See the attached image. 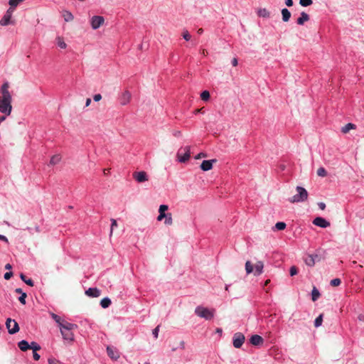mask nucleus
I'll return each instance as SVG.
<instances>
[{
	"mask_svg": "<svg viewBox=\"0 0 364 364\" xmlns=\"http://www.w3.org/2000/svg\"><path fill=\"white\" fill-rule=\"evenodd\" d=\"M14 11V9H11V8H9L6 14L4 15V16L2 17V18L0 20V24L1 26H8L9 24H13L14 22L11 21V16H12V13Z\"/></svg>",
	"mask_w": 364,
	"mask_h": 364,
	"instance_id": "obj_10",
	"label": "nucleus"
},
{
	"mask_svg": "<svg viewBox=\"0 0 364 364\" xmlns=\"http://www.w3.org/2000/svg\"><path fill=\"white\" fill-rule=\"evenodd\" d=\"M164 223L168 225H171L173 223V219L171 213H167L165 218Z\"/></svg>",
	"mask_w": 364,
	"mask_h": 364,
	"instance_id": "obj_37",
	"label": "nucleus"
},
{
	"mask_svg": "<svg viewBox=\"0 0 364 364\" xmlns=\"http://www.w3.org/2000/svg\"><path fill=\"white\" fill-rule=\"evenodd\" d=\"M60 332L63 339L70 341H73L74 340V334L73 333V330H67L65 331L63 330H60Z\"/></svg>",
	"mask_w": 364,
	"mask_h": 364,
	"instance_id": "obj_18",
	"label": "nucleus"
},
{
	"mask_svg": "<svg viewBox=\"0 0 364 364\" xmlns=\"http://www.w3.org/2000/svg\"><path fill=\"white\" fill-rule=\"evenodd\" d=\"M257 14L259 17L262 18H269L270 17V13L269 11L266 9H259L257 11Z\"/></svg>",
	"mask_w": 364,
	"mask_h": 364,
	"instance_id": "obj_23",
	"label": "nucleus"
},
{
	"mask_svg": "<svg viewBox=\"0 0 364 364\" xmlns=\"http://www.w3.org/2000/svg\"><path fill=\"white\" fill-rule=\"evenodd\" d=\"M15 291L17 294H21L22 293H24L21 288H17L15 289Z\"/></svg>",
	"mask_w": 364,
	"mask_h": 364,
	"instance_id": "obj_57",
	"label": "nucleus"
},
{
	"mask_svg": "<svg viewBox=\"0 0 364 364\" xmlns=\"http://www.w3.org/2000/svg\"><path fill=\"white\" fill-rule=\"evenodd\" d=\"M323 322V314H320L318 317L316 318L314 321L315 327L318 328L321 326Z\"/></svg>",
	"mask_w": 364,
	"mask_h": 364,
	"instance_id": "obj_31",
	"label": "nucleus"
},
{
	"mask_svg": "<svg viewBox=\"0 0 364 364\" xmlns=\"http://www.w3.org/2000/svg\"><path fill=\"white\" fill-rule=\"evenodd\" d=\"M173 134L175 136H179L181 135V132L177 131Z\"/></svg>",
	"mask_w": 364,
	"mask_h": 364,
	"instance_id": "obj_61",
	"label": "nucleus"
},
{
	"mask_svg": "<svg viewBox=\"0 0 364 364\" xmlns=\"http://www.w3.org/2000/svg\"><path fill=\"white\" fill-rule=\"evenodd\" d=\"M296 191L297 193L295 194L291 198H289V201L290 203H302L307 200L309 194L307 191L304 188L301 186H296Z\"/></svg>",
	"mask_w": 364,
	"mask_h": 364,
	"instance_id": "obj_3",
	"label": "nucleus"
},
{
	"mask_svg": "<svg viewBox=\"0 0 364 364\" xmlns=\"http://www.w3.org/2000/svg\"><path fill=\"white\" fill-rule=\"evenodd\" d=\"M290 275L291 276H294L297 274V269L296 267L294 266H292L291 268H290Z\"/></svg>",
	"mask_w": 364,
	"mask_h": 364,
	"instance_id": "obj_45",
	"label": "nucleus"
},
{
	"mask_svg": "<svg viewBox=\"0 0 364 364\" xmlns=\"http://www.w3.org/2000/svg\"><path fill=\"white\" fill-rule=\"evenodd\" d=\"M0 240L4 241L6 242H9L7 237L6 236H4V235H0Z\"/></svg>",
	"mask_w": 364,
	"mask_h": 364,
	"instance_id": "obj_55",
	"label": "nucleus"
},
{
	"mask_svg": "<svg viewBox=\"0 0 364 364\" xmlns=\"http://www.w3.org/2000/svg\"><path fill=\"white\" fill-rule=\"evenodd\" d=\"M51 317L58 324V326L62 322L61 318L59 316H58L57 314H55L52 313L51 314Z\"/></svg>",
	"mask_w": 364,
	"mask_h": 364,
	"instance_id": "obj_40",
	"label": "nucleus"
},
{
	"mask_svg": "<svg viewBox=\"0 0 364 364\" xmlns=\"http://www.w3.org/2000/svg\"><path fill=\"white\" fill-rule=\"evenodd\" d=\"M6 326L8 329V332L10 334H14L19 331V326L18 323L10 318L6 319Z\"/></svg>",
	"mask_w": 364,
	"mask_h": 364,
	"instance_id": "obj_7",
	"label": "nucleus"
},
{
	"mask_svg": "<svg viewBox=\"0 0 364 364\" xmlns=\"http://www.w3.org/2000/svg\"><path fill=\"white\" fill-rule=\"evenodd\" d=\"M20 277L23 282H24L26 284L30 287H33L34 285V282L31 279H27L26 277L23 274H20Z\"/></svg>",
	"mask_w": 364,
	"mask_h": 364,
	"instance_id": "obj_28",
	"label": "nucleus"
},
{
	"mask_svg": "<svg viewBox=\"0 0 364 364\" xmlns=\"http://www.w3.org/2000/svg\"><path fill=\"white\" fill-rule=\"evenodd\" d=\"M182 36L186 41H189L191 39V35L186 30L183 31Z\"/></svg>",
	"mask_w": 364,
	"mask_h": 364,
	"instance_id": "obj_42",
	"label": "nucleus"
},
{
	"mask_svg": "<svg viewBox=\"0 0 364 364\" xmlns=\"http://www.w3.org/2000/svg\"><path fill=\"white\" fill-rule=\"evenodd\" d=\"M317 174L318 176L325 177L327 176V171L323 167H320L317 170Z\"/></svg>",
	"mask_w": 364,
	"mask_h": 364,
	"instance_id": "obj_33",
	"label": "nucleus"
},
{
	"mask_svg": "<svg viewBox=\"0 0 364 364\" xmlns=\"http://www.w3.org/2000/svg\"><path fill=\"white\" fill-rule=\"evenodd\" d=\"M130 100H131V93L128 90L123 92L119 98V103L122 105H127L129 102Z\"/></svg>",
	"mask_w": 364,
	"mask_h": 364,
	"instance_id": "obj_13",
	"label": "nucleus"
},
{
	"mask_svg": "<svg viewBox=\"0 0 364 364\" xmlns=\"http://www.w3.org/2000/svg\"><path fill=\"white\" fill-rule=\"evenodd\" d=\"M30 348L33 350V351H37L41 350V346L36 342H31L30 344Z\"/></svg>",
	"mask_w": 364,
	"mask_h": 364,
	"instance_id": "obj_36",
	"label": "nucleus"
},
{
	"mask_svg": "<svg viewBox=\"0 0 364 364\" xmlns=\"http://www.w3.org/2000/svg\"><path fill=\"white\" fill-rule=\"evenodd\" d=\"M355 125L352 123H348L341 128V132L344 134L348 133L350 129H355Z\"/></svg>",
	"mask_w": 364,
	"mask_h": 364,
	"instance_id": "obj_27",
	"label": "nucleus"
},
{
	"mask_svg": "<svg viewBox=\"0 0 364 364\" xmlns=\"http://www.w3.org/2000/svg\"><path fill=\"white\" fill-rule=\"evenodd\" d=\"M133 178L139 183H143L148 181V176L146 172L139 171L133 173Z\"/></svg>",
	"mask_w": 364,
	"mask_h": 364,
	"instance_id": "obj_12",
	"label": "nucleus"
},
{
	"mask_svg": "<svg viewBox=\"0 0 364 364\" xmlns=\"http://www.w3.org/2000/svg\"><path fill=\"white\" fill-rule=\"evenodd\" d=\"M341 280L338 278L333 279L331 281L330 284L333 287H338L341 284Z\"/></svg>",
	"mask_w": 364,
	"mask_h": 364,
	"instance_id": "obj_39",
	"label": "nucleus"
},
{
	"mask_svg": "<svg viewBox=\"0 0 364 364\" xmlns=\"http://www.w3.org/2000/svg\"><path fill=\"white\" fill-rule=\"evenodd\" d=\"M200 97L204 101H208L210 99V93L208 91L205 90L201 92Z\"/></svg>",
	"mask_w": 364,
	"mask_h": 364,
	"instance_id": "obj_35",
	"label": "nucleus"
},
{
	"mask_svg": "<svg viewBox=\"0 0 364 364\" xmlns=\"http://www.w3.org/2000/svg\"><path fill=\"white\" fill-rule=\"evenodd\" d=\"M85 294L90 297H98L100 296V290L97 288H89L86 290Z\"/></svg>",
	"mask_w": 364,
	"mask_h": 364,
	"instance_id": "obj_19",
	"label": "nucleus"
},
{
	"mask_svg": "<svg viewBox=\"0 0 364 364\" xmlns=\"http://www.w3.org/2000/svg\"><path fill=\"white\" fill-rule=\"evenodd\" d=\"M90 103H91V99H90V98H87V99L86 100L85 106H86V107H88V106L90 105Z\"/></svg>",
	"mask_w": 364,
	"mask_h": 364,
	"instance_id": "obj_58",
	"label": "nucleus"
},
{
	"mask_svg": "<svg viewBox=\"0 0 364 364\" xmlns=\"http://www.w3.org/2000/svg\"><path fill=\"white\" fill-rule=\"evenodd\" d=\"M195 314L198 316L205 318V320H211L214 317L215 310L209 309L203 306H198L195 309Z\"/></svg>",
	"mask_w": 364,
	"mask_h": 364,
	"instance_id": "obj_4",
	"label": "nucleus"
},
{
	"mask_svg": "<svg viewBox=\"0 0 364 364\" xmlns=\"http://www.w3.org/2000/svg\"><path fill=\"white\" fill-rule=\"evenodd\" d=\"M309 15L304 11H302L300 16L297 18L296 23L299 25H303L305 22L309 20Z\"/></svg>",
	"mask_w": 364,
	"mask_h": 364,
	"instance_id": "obj_20",
	"label": "nucleus"
},
{
	"mask_svg": "<svg viewBox=\"0 0 364 364\" xmlns=\"http://www.w3.org/2000/svg\"><path fill=\"white\" fill-rule=\"evenodd\" d=\"M237 59L234 58L232 60V66H237Z\"/></svg>",
	"mask_w": 364,
	"mask_h": 364,
	"instance_id": "obj_56",
	"label": "nucleus"
},
{
	"mask_svg": "<svg viewBox=\"0 0 364 364\" xmlns=\"http://www.w3.org/2000/svg\"><path fill=\"white\" fill-rule=\"evenodd\" d=\"M168 208V205H161L159 206V212L165 213V211L167 210Z\"/></svg>",
	"mask_w": 364,
	"mask_h": 364,
	"instance_id": "obj_47",
	"label": "nucleus"
},
{
	"mask_svg": "<svg viewBox=\"0 0 364 364\" xmlns=\"http://www.w3.org/2000/svg\"><path fill=\"white\" fill-rule=\"evenodd\" d=\"M203 28H199L198 31V34H201V33H203Z\"/></svg>",
	"mask_w": 364,
	"mask_h": 364,
	"instance_id": "obj_64",
	"label": "nucleus"
},
{
	"mask_svg": "<svg viewBox=\"0 0 364 364\" xmlns=\"http://www.w3.org/2000/svg\"><path fill=\"white\" fill-rule=\"evenodd\" d=\"M207 155L206 154L203 153V152H201V153H199L196 156V159H201V158H203V157H206Z\"/></svg>",
	"mask_w": 364,
	"mask_h": 364,
	"instance_id": "obj_52",
	"label": "nucleus"
},
{
	"mask_svg": "<svg viewBox=\"0 0 364 364\" xmlns=\"http://www.w3.org/2000/svg\"><path fill=\"white\" fill-rule=\"evenodd\" d=\"M27 295L24 292V293H22L21 294V296L18 297V301L22 304H26V298Z\"/></svg>",
	"mask_w": 364,
	"mask_h": 364,
	"instance_id": "obj_41",
	"label": "nucleus"
},
{
	"mask_svg": "<svg viewBox=\"0 0 364 364\" xmlns=\"http://www.w3.org/2000/svg\"><path fill=\"white\" fill-rule=\"evenodd\" d=\"M216 161V159L204 160L200 164V168L204 171H208L213 168V163Z\"/></svg>",
	"mask_w": 364,
	"mask_h": 364,
	"instance_id": "obj_14",
	"label": "nucleus"
},
{
	"mask_svg": "<svg viewBox=\"0 0 364 364\" xmlns=\"http://www.w3.org/2000/svg\"><path fill=\"white\" fill-rule=\"evenodd\" d=\"M299 4L302 6H309L313 4L312 0H299Z\"/></svg>",
	"mask_w": 364,
	"mask_h": 364,
	"instance_id": "obj_38",
	"label": "nucleus"
},
{
	"mask_svg": "<svg viewBox=\"0 0 364 364\" xmlns=\"http://www.w3.org/2000/svg\"><path fill=\"white\" fill-rule=\"evenodd\" d=\"M285 4L287 6H291L293 5V0H286Z\"/></svg>",
	"mask_w": 364,
	"mask_h": 364,
	"instance_id": "obj_53",
	"label": "nucleus"
},
{
	"mask_svg": "<svg viewBox=\"0 0 364 364\" xmlns=\"http://www.w3.org/2000/svg\"><path fill=\"white\" fill-rule=\"evenodd\" d=\"M48 362L49 364H60V362L54 358H48Z\"/></svg>",
	"mask_w": 364,
	"mask_h": 364,
	"instance_id": "obj_46",
	"label": "nucleus"
},
{
	"mask_svg": "<svg viewBox=\"0 0 364 364\" xmlns=\"http://www.w3.org/2000/svg\"><path fill=\"white\" fill-rule=\"evenodd\" d=\"M245 337L242 333H236L232 338L233 346L236 348H240L244 343Z\"/></svg>",
	"mask_w": 364,
	"mask_h": 364,
	"instance_id": "obj_9",
	"label": "nucleus"
},
{
	"mask_svg": "<svg viewBox=\"0 0 364 364\" xmlns=\"http://www.w3.org/2000/svg\"><path fill=\"white\" fill-rule=\"evenodd\" d=\"M5 268L6 269H11V265L10 264H6L5 266Z\"/></svg>",
	"mask_w": 364,
	"mask_h": 364,
	"instance_id": "obj_62",
	"label": "nucleus"
},
{
	"mask_svg": "<svg viewBox=\"0 0 364 364\" xmlns=\"http://www.w3.org/2000/svg\"><path fill=\"white\" fill-rule=\"evenodd\" d=\"M23 0H9V4L10 5V8H15L21 2H22Z\"/></svg>",
	"mask_w": 364,
	"mask_h": 364,
	"instance_id": "obj_34",
	"label": "nucleus"
},
{
	"mask_svg": "<svg viewBox=\"0 0 364 364\" xmlns=\"http://www.w3.org/2000/svg\"><path fill=\"white\" fill-rule=\"evenodd\" d=\"M107 353L108 356L112 360H117L119 358V352L113 347L107 346Z\"/></svg>",
	"mask_w": 364,
	"mask_h": 364,
	"instance_id": "obj_15",
	"label": "nucleus"
},
{
	"mask_svg": "<svg viewBox=\"0 0 364 364\" xmlns=\"http://www.w3.org/2000/svg\"><path fill=\"white\" fill-rule=\"evenodd\" d=\"M13 273L11 272H7L4 274V279L9 280L12 277Z\"/></svg>",
	"mask_w": 364,
	"mask_h": 364,
	"instance_id": "obj_49",
	"label": "nucleus"
},
{
	"mask_svg": "<svg viewBox=\"0 0 364 364\" xmlns=\"http://www.w3.org/2000/svg\"><path fill=\"white\" fill-rule=\"evenodd\" d=\"M287 225L284 222H277L274 225V229L277 230H284Z\"/></svg>",
	"mask_w": 364,
	"mask_h": 364,
	"instance_id": "obj_32",
	"label": "nucleus"
},
{
	"mask_svg": "<svg viewBox=\"0 0 364 364\" xmlns=\"http://www.w3.org/2000/svg\"><path fill=\"white\" fill-rule=\"evenodd\" d=\"M105 23V18L102 16H93L90 18V25L92 29L99 28Z\"/></svg>",
	"mask_w": 364,
	"mask_h": 364,
	"instance_id": "obj_8",
	"label": "nucleus"
},
{
	"mask_svg": "<svg viewBox=\"0 0 364 364\" xmlns=\"http://www.w3.org/2000/svg\"><path fill=\"white\" fill-rule=\"evenodd\" d=\"M166 215H167V214H166L165 213L159 212V215L157 217V220H159V221L162 220L164 218H166Z\"/></svg>",
	"mask_w": 364,
	"mask_h": 364,
	"instance_id": "obj_48",
	"label": "nucleus"
},
{
	"mask_svg": "<svg viewBox=\"0 0 364 364\" xmlns=\"http://www.w3.org/2000/svg\"><path fill=\"white\" fill-rule=\"evenodd\" d=\"M250 341L253 346H260L263 344L264 339L259 335H253L251 336Z\"/></svg>",
	"mask_w": 364,
	"mask_h": 364,
	"instance_id": "obj_17",
	"label": "nucleus"
},
{
	"mask_svg": "<svg viewBox=\"0 0 364 364\" xmlns=\"http://www.w3.org/2000/svg\"><path fill=\"white\" fill-rule=\"evenodd\" d=\"M9 83L5 82L1 87L0 92L1 96L0 97V112L9 116L12 111V96L9 90Z\"/></svg>",
	"mask_w": 364,
	"mask_h": 364,
	"instance_id": "obj_1",
	"label": "nucleus"
},
{
	"mask_svg": "<svg viewBox=\"0 0 364 364\" xmlns=\"http://www.w3.org/2000/svg\"><path fill=\"white\" fill-rule=\"evenodd\" d=\"M18 346L22 351H26L27 350L30 349V344L25 340L19 341Z\"/></svg>",
	"mask_w": 364,
	"mask_h": 364,
	"instance_id": "obj_21",
	"label": "nucleus"
},
{
	"mask_svg": "<svg viewBox=\"0 0 364 364\" xmlns=\"http://www.w3.org/2000/svg\"><path fill=\"white\" fill-rule=\"evenodd\" d=\"M305 264L309 267H314L316 262L321 260V257L318 253L306 255L304 258Z\"/></svg>",
	"mask_w": 364,
	"mask_h": 364,
	"instance_id": "obj_6",
	"label": "nucleus"
},
{
	"mask_svg": "<svg viewBox=\"0 0 364 364\" xmlns=\"http://www.w3.org/2000/svg\"><path fill=\"white\" fill-rule=\"evenodd\" d=\"M319 296H320L319 291L316 287H314L311 291L312 301H316Z\"/></svg>",
	"mask_w": 364,
	"mask_h": 364,
	"instance_id": "obj_29",
	"label": "nucleus"
},
{
	"mask_svg": "<svg viewBox=\"0 0 364 364\" xmlns=\"http://www.w3.org/2000/svg\"><path fill=\"white\" fill-rule=\"evenodd\" d=\"M177 156L179 162H186L191 156V147L187 146L184 148H181L177 153Z\"/></svg>",
	"mask_w": 364,
	"mask_h": 364,
	"instance_id": "obj_5",
	"label": "nucleus"
},
{
	"mask_svg": "<svg viewBox=\"0 0 364 364\" xmlns=\"http://www.w3.org/2000/svg\"><path fill=\"white\" fill-rule=\"evenodd\" d=\"M102 99V95L100 94H96L93 97V100L95 102H99Z\"/></svg>",
	"mask_w": 364,
	"mask_h": 364,
	"instance_id": "obj_50",
	"label": "nucleus"
},
{
	"mask_svg": "<svg viewBox=\"0 0 364 364\" xmlns=\"http://www.w3.org/2000/svg\"><path fill=\"white\" fill-rule=\"evenodd\" d=\"M111 222H112V224H111V231H110V235L112 234V231H113V229L117 226V220H114V219H111Z\"/></svg>",
	"mask_w": 364,
	"mask_h": 364,
	"instance_id": "obj_43",
	"label": "nucleus"
},
{
	"mask_svg": "<svg viewBox=\"0 0 364 364\" xmlns=\"http://www.w3.org/2000/svg\"><path fill=\"white\" fill-rule=\"evenodd\" d=\"M180 345H181V348L182 349H183L185 348V343H184V341H181Z\"/></svg>",
	"mask_w": 364,
	"mask_h": 364,
	"instance_id": "obj_63",
	"label": "nucleus"
},
{
	"mask_svg": "<svg viewBox=\"0 0 364 364\" xmlns=\"http://www.w3.org/2000/svg\"><path fill=\"white\" fill-rule=\"evenodd\" d=\"M281 12H282V20L284 22H287L291 17L290 11L287 9L284 8L282 9Z\"/></svg>",
	"mask_w": 364,
	"mask_h": 364,
	"instance_id": "obj_22",
	"label": "nucleus"
},
{
	"mask_svg": "<svg viewBox=\"0 0 364 364\" xmlns=\"http://www.w3.org/2000/svg\"><path fill=\"white\" fill-rule=\"evenodd\" d=\"M33 357L35 360H38L41 356L36 351H33Z\"/></svg>",
	"mask_w": 364,
	"mask_h": 364,
	"instance_id": "obj_51",
	"label": "nucleus"
},
{
	"mask_svg": "<svg viewBox=\"0 0 364 364\" xmlns=\"http://www.w3.org/2000/svg\"><path fill=\"white\" fill-rule=\"evenodd\" d=\"M313 224L323 228H326L330 226V223L321 217H316L314 218L313 220Z\"/></svg>",
	"mask_w": 364,
	"mask_h": 364,
	"instance_id": "obj_11",
	"label": "nucleus"
},
{
	"mask_svg": "<svg viewBox=\"0 0 364 364\" xmlns=\"http://www.w3.org/2000/svg\"><path fill=\"white\" fill-rule=\"evenodd\" d=\"M359 321H364V315L360 314L358 317Z\"/></svg>",
	"mask_w": 364,
	"mask_h": 364,
	"instance_id": "obj_59",
	"label": "nucleus"
},
{
	"mask_svg": "<svg viewBox=\"0 0 364 364\" xmlns=\"http://www.w3.org/2000/svg\"><path fill=\"white\" fill-rule=\"evenodd\" d=\"M59 326L60 330H63L65 331L67 330H74L77 328L76 324L71 323L65 321H62Z\"/></svg>",
	"mask_w": 364,
	"mask_h": 364,
	"instance_id": "obj_16",
	"label": "nucleus"
},
{
	"mask_svg": "<svg viewBox=\"0 0 364 364\" xmlns=\"http://www.w3.org/2000/svg\"><path fill=\"white\" fill-rule=\"evenodd\" d=\"M7 116L4 114V116H0V124L6 119Z\"/></svg>",
	"mask_w": 364,
	"mask_h": 364,
	"instance_id": "obj_60",
	"label": "nucleus"
},
{
	"mask_svg": "<svg viewBox=\"0 0 364 364\" xmlns=\"http://www.w3.org/2000/svg\"><path fill=\"white\" fill-rule=\"evenodd\" d=\"M318 205V207H319V208H320L321 210H324V209H325V208H326V205H325V203H324L321 202V203H319Z\"/></svg>",
	"mask_w": 364,
	"mask_h": 364,
	"instance_id": "obj_54",
	"label": "nucleus"
},
{
	"mask_svg": "<svg viewBox=\"0 0 364 364\" xmlns=\"http://www.w3.org/2000/svg\"><path fill=\"white\" fill-rule=\"evenodd\" d=\"M159 331V326H156L152 331V334L155 338H158Z\"/></svg>",
	"mask_w": 364,
	"mask_h": 364,
	"instance_id": "obj_44",
	"label": "nucleus"
},
{
	"mask_svg": "<svg viewBox=\"0 0 364 364\" xmlns=\"http://www.w3.org/2000/svg\"><path fill=\"white\" fill-rule=\"evenodd\" d=\"M61 160V156L60 154L53 155L50 160V165L54 166L58 164Z\"/></svg>",
	"mask_w": 364,
	"mask_h": 364,
	"instance_id": "obj_25",
	"label": "nucleus"
},
{
	"mask_svg": "<svg viewBox=\"0 0 364 364\" xmlns=\"http://www.w3.org/2000/svg\"><path fill=\"white\" fill-rule=\"evenodd\" d=\"M56 40L58 47H60L62 49H65L67 47V44L65 43L62 37H58Z\"/></svg>",
	"mask_w": 364,
	"mask_h": 364,
	"instance_id": "obj_30",
	"label": "nucleus"
},
{
	"mask_svg": "<svg viewBox=\"0 0 364 364\" xmlns=\"http://www.w3.org/2000/svg\"><path fill=\"white\" fill-rule=\"evenodd\" d=\"M111 300L108 297L103 298L100 301V305L102 308H108L111 305Z\"/></svg>",
	"mask_w": 364,
	"mask_h": 364,
	"instance_id": "obj_26",
	"label": "nucleus"
},
{
	"mask_svg": "<svg viewBox=\"0 0 364 364\" xmlns=\"http://www.w3.org/2000/svg\"><path fill=\"white\" fill-rule=\"evenodd\" d=\"M264 269V263L262 261H258L253 266L250 261H247L245 263V270L247 274L254 273L255 276H259L262 274Z\"/></svg>",
	"mask_w": 364,
	"mask_h": 364,
	"instance_id": "obj_2",
	"label": "nucleus"
},
{
	"mask_svg": "<svg viewBox=\"0 0 364 364\" xmlns=\"http://www.w3.org/2000/svg\"><path fill=\"white\" fill-rule=\"evenodd\" d=\"M63 16L65 21L66 22L72 21L74 19L73 15L69 11H64L63 13Z\"/></svg>",
	"mask_w": 364,
	"mask_h": 364,
	"instance_id": "obj_24",
	"label": "nucleus"
}]
</instances>
